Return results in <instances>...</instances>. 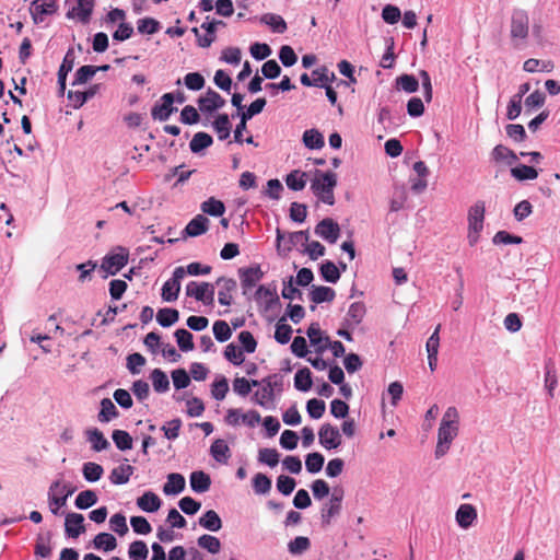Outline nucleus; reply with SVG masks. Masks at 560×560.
<instances>
[{"instance_id":"nucleus-1","label":"nucleus","mask_w":560,"mask_h":560,"mask_svg":"<svg viewBox=\"0 0 560 560\" xmlns=\"http://www.w3.org/2000/svg\"><path fill=\"white\" fill-rule=\"evenodd\" d=\"M246 300L254 303L255 310L260 314L277 315L282 308L278 287L275 281L259 284Z\"/></svg>"},{"instance_id":"nucleus-2","label":"nucleus","mask_w":560,"mask_h":560,"mask_svg":"<svg viewBox=\"0 0 560 560\" xmlns=\"http://www.w3.org/2000/svg\"><path fill=\"white\" fill-rule=\"evenodd\" d=\"M459 413L456 407H448L443 415L439 431L435 457L444 456L450 450L451 443L458 434Z\"/></svg>"},{"instance_id":"nucleus-3","label":"nucleus","mask_w":560,"mask_h":560,"mask_svg":"<svg viewBox=\"0 0 560 560\" xmlns=\"http://www.w3.org/2000/svg\"><path fill=\"white\" fill-rule=\"evenodd\" d=\"M337 186V175L334 172L315 171L311 189L322 202L332 206L335 203L334 189Z\"/></svg>"},{"instance_id":"nucleus-4","label":"nucleus","mask_w":560,"mask_h":560,"mask_svg":"<svg viewBox=\"0 0 560 560\" xmlns=\"http://www.w3.org/2000/svg\"><path fill=\"white\" fill-rule=\"evenodd\" d=\"M529 33V18L526 11L516 9L511 15L510 35L515 47L524 46Z\"/></svg>"},{"instance_id":"nucleus-5","label":"nucleus","mask_w":560,"mask_h":560,"mask_svg":"<svg viewBox=\"0 0 560 560\" xmlns=\"http://www.w3.org/2000/svg\"><path fill=\"white\" fill-rule=\"evenodd\" d=\"M486 206L483 201L475 202L468 210V234L467 240L470 246H475L483 229Z\"/></svg>"},{"instance_id":"nucleus-6","label":"nucleus","mask_w":560,"mask_h":560,"mask_svg":"<svg viewBox=\"0 0 560 560\" xmlns=\"http://www.w3.org/2000/svg\"><path fill=\"white\" fill-rule=\"evenodd\" d=\"M187 298L200 302L203 306L214 305V284L206 281H189L185 288Z\"/></svg>"},{"instance_id":"nucleus-7","label":"nucleus","mask_w":560,"mask_h":560,"mask_svg":"<svg viewBox=\"0 0 560 560\" xmlns=\"http://www.w3.org/2000/svg\"><path fill=\"white\" fill-rule=\"evenodd\" d=\"M128 259V249L122 246H117L103 257L101 269L106 273L105 277L108 275L114 276L127 265Z\"/></svg>"},{"instance_id":"nucleus-8","label":"nucleus","mask_w":560,"mask_h":560,"mask_svg":"<svg viewBox=\"0 0 560 560\" xmlns=\"http://www.w3.org/2000/svg\"><path fill=\"white\" fill-rule=\"evenodd\" d=\"M238 276L241 281L242 294L248 298L255 289L258 287L257 283L262 279L264 272L259 266H253L248 268L238 269Z\"/></svg>"},{"instance_id":"nucleus-9","label":"nucleus","mask_w":560,"mask_h":560,"mask_svg":"<svg viewBox=\"0 0 560 560\" xmlns=\"http://www.w3.org/2000/svg\"><path fill=\"white\" fill-rule=\"evenodd\" d=\"M186 275L183 266L176 267L172 277L164 282L161 289V296L165 302H174L177 300L180 291V282Z\"/></svg>"},{"instance_id":"nucleus-10","label":"nucleus","mask_w":560,"mask_h":560,"mask_svg":"<svg viewBox=\"0 0 560 560\" xmlns=\"http://www.w3.org/2000/svg\"><path fill=\"white\" fill-rule=\"evenodd\" d=\"M58 9L57 0H34L30 5V14L34 24H40L46 16L56 14Z\"/></svg>"},{"instance_id":"nucleus-11","label":"nucleus","mask_w":560,"mask_h":560,"mask_svg":"<svg viewBox=\"0 0 560 560\" xmlns=\"http://www.w3.org/2000/svg\"><path fill=\"white\" fill-rule=\"evenodd\" d=\"M65 489L66 485H62L60 481H55L49 487L48 503L50 512L54 515L60 514V509L66 505L68 497L72 494V491H67L63 493Z\"/></svg>"},{"instance_id":"nucleus-12","label":"nucleus","mask_w":560,"mask_h":560,"mask_svg":"<svg viewBox=\"0 0 560 560\" xmlns=\"http://www.w3.org/2000/svg\"><path fill=\"white\" fill-rule=\"evenodd\" d=\"M218 288V302L220 305L230 306L234 301V293L237 290V283L232 278L220 277L213 283Z\"/></svg>"},{"instance_id":"nucleus-13","label":"nucleus","mask_w":560,"mask_h":560,"mask_svg":"<svg viewBox=\"0 0 560 560\" xmlns=\"http://www.w3.org/2000/svg\"><path fill=\"white\" fill-rule=\"evenodd\" d=\"M174 102L175 96L173 93L163 94L151 109L152 118L160 121L167 120L173 113L177 112V107L173 106Z\"/></svg>"},{"instance_id":"nucleus-14","label":"nucleus","mask_w":560,"mask_h":560,"mask_svg":"<svg viewBox=\"0 0 560 560\" xmlns=\"http://www.w3.org/2000/svg\"><path fill=\"white\" fill-rule=\"evenodd\" d=\"M218 26H225V23L221 20H210V16L206 18V21L201 24V28L206 31L202 36L197 27L192 28V32L197 36V43L200 47L207 48L215 40V31Z\"/></svg>"},{"instance_id":"nucleus-15","label":"nucleus","mask_w":560,"mask_h":560,"mask_svg":"<svg viewBox=\"0 0 560 560\" xmlns=\"http://www.w3.org/2000/svg\"><path fill=\"white\" fill-rule=\"evenodd\" d=\"M318 440L320 445L326 450L338 448L341 443V434L339 430L330 423H324L318 431Z\"/></svg>"},{"instance_id":"nucleus-16","label":"nucleus","mask_w":560,"mask_h":560,"mask_svg":"<svg viewBox=\"0 0 560 560\" xmlns=\"http://www.w3.org/2000/svg\"><path fill=\"white\" fill-rule=\"evenodd\" d=\"M94 9V0H75V5L70 8L66 18L69 20L77 19L82 24H88Z\"/></svg>"},{"instance_id":"nucleus-17","label":"nucleus","mask_w":560,"mask_h":560,"mask_svg":"<svg viewBox=\"0 0 560 560\" xmlns=\"http://www.w3.org/2000/svg\"><path fill=\"white\" fill-rule=\"evenodd\" d=\"M315 234L330 244H335L340 235V228L332 219H323L315 228Z\"/></svg>"},{"instance_id":"nucleus-18","label":"nucleus","mask_w":560,"mask_h":560,"mask_svg":"<svg viewBox=\"0 0 560 560\" xmlns=\"http://www.w3.org/2000/svg\"><path fill=\"white\" fill-rule=\"evenodd\" d=\"M199 109L202 113L210 114L225 105V100L214 90L208 89L203 96L198 100Z\"/></svg>"},{"instance_id":"nucleus-19","label":"nucleus","mask_w":560,"mask_h":560,"mask_svg":"<svg viewBox=\"0 0 560 560\" xmlns=\"http://www.w3.org/2000/svg\"><path fill=\"white\" fill-rule=\"evenodd\" d=\"M65 532L68 537L77 538L85 532L84 516L80 513H68L65 520Z\"/></svg>"},{"instance_id":"nucleus-20","label":"nucleus","mask_w":560,"mask_h":560,"mask_svg":"<svg viewBox=\"0 0 560 560\" xmlns=\"http://www.w3.org/2000/svg\"><path fill=\"white\" fill-rule=\"evenodd\" d=\"M342 492L331 495L329 502L322 509V520L325 524H330L331 518L337 516L341 511Z\"/></svg>"},{"instance_id":"nucleus-21","label":"nucleus","mask_w":560,"mask_h":560,"mask_svg":"<svg viewBox=\"0 0 560 560\" xmlns=\"http://www.w3.org/2000/svg\"><path fill=\"white\" fill-rule=\"evenodd\" d=\"M208 228L209 219L202 214H198L188 222V224L185 228V233L188 236L196 237L206 233L208 231Z\"/></svg>"},{"instance_id":"nucleus-22","label":"nucleus","mask_w":560,"mask_h":560,"mask_svg":"<svg viewBox=\"0 0 560 560\" xmlns=\"http://www.w3.org/2000/svg\"><path fill=\"white\" fill-rule=\"evenodd\" d=\"M73 65H74L73 51L68 50L62 60L61 66L59 67V70H58V85H59V91L61 94L65 93L67 75L72 70Z\"/></svg>"},{"instance_id":"nucleus-23","label":"nucleus","mask_w":560,"mask_h":560,"mask_svg":"<svg viewBox=\"0 0 560 560\" xmlns=\"http://www.w3.org/2000/svg\"><path fill=\"white\" fill-rule=\"evenodd\" d=\"M491 158L495 162H502L510 166L518 160V156L511 149L502 144H498L492 149Z\"/></svg>"},{"instance_id":"nucleus-24","label":"nucleus","mask_w":560,"mask_h":560,"mask_svg":"<svg viewBox=\"0 0 560 560\" xmlns=\"http://www.w3.org/2000/svg\"><path fill=\"white\" fill-rule=\"evenodd\" d=\"M211 456L221 464H226L231 457V451L228 443L222 439H217L210 447Z\"/></svg>"},{"instance_id":"nucleus-25","label":"nucleus","mask_w":560,"mask_h":560,"mask_svg":"<svg viewBox=\"0 0 560 560\" xmlns=\"http://www.w3.org/2000/svg\"><path fill=\"white\" fill-rule=\"evenodd\" d=\"M476 517L477 512L471 504H462L456 512V521L463 528H468Z\"/></svg>"},{"instance_id":"nucleus-26","label":"nucleus","mask_w":560,"mask_h":560,"mask_svg":"<svg viewBox=\"0 0 560 560\" xmlns=\"http://www.w3.org/2000/svg\"><path fill=\"white\" fill-rule=\"evenodd\" d=\"M137 505L144 512H156L161 506V499L152 491H147L138 498Z\"/></svg>"},{"instance_id":"nucleus-27","label":"nucleus","mask_w":560,"mask_h":560,"mask_svg":"<svg viewBox=\"0 0 560 560\" xmlns=\"http://www.w3.org/2000/svg\"><path fill=\"white\" fill-rule=\"evenodd\" d=\"M211 479L202 470L192 471L190 475V487L195 492L202 493L210 489Z\"/></svg>"},{"instance_id":"nucleus-28","label":"nucleus","mask_w":560,"mask_h":560,"mask_svg":"<svg viewBox=\"0 0 560 560\" xmlns=\"http://www.w3.org/2000/svg\"><path fill=\"white\" fill-rule=\"evenodd\" d=\"M303 144L311 150H319L325 145L324 136L317 129H307L303 133Z\"/></svg>"},{"instance_id":"nucleus-29","label":"nucleus","mask_w":560,"mask_h":560,"mask_svg":"<svg viewBox=\"0 0 560 560\" xmlns=\"http://www.w3.org/2000/svg\"><path fill=\"white\" fill-rule=\"evenodd\" d=\"M97 90L98 85L95 84L84 92L69 91L67 97L72 102L74 108H80L96 94Z\"/></svg>"},{"instance_id":"nucleus-30","label":"nucleus","mask_w":560,"mask_h":560,"mask_svg":"<svg viewBox=\"0 0 560 560\" xmlns=\"http://www.w3.org/2000/svg\"><path fill=\"white\" fill-rule=\"evenodd\" d=\"M185 488V478L183 475L172 472L167 476V481L163 486V492L167 495L177 494Z\"/></svg>"},{"instance_id":"nucleus-31","label":"nucleus","mask_w":560,"mask_h":560,"mask_svg":"<svg viewBox=\"0 0 560 560\" xmlns=\"http://www.w3.org/2000/svg\"><path fill=\"white\" fill-rule=\"evenodd\" d=\"M510 172L511 176L518 182L534 180L539 174L536 168L526 164H518L512 167Z\"/></svg>"},{"instance_id":"nucleus-32","label":"nucleus","mask_w":560,"mask_h":560,"mask_svg":"<svg viewBox=\"0 0 560 560\" xmlns=\"http://www.w3.org/2000/svg\"><path fill=\"white\" fill-rule=\"evenodd\" d=\"M133 474V467L128 464L119 465L115 467L109 475V480L114 485L127 483Z\"/></svg>"},{"instance_id":"nucleus-33","label":"nucleus","mask_w":560,"mask_h":560,"mask_svg":"<svg viewBox=\"0 0 560 560\" xmlns=\"http://www.w3.org/2000/svg\"><path fill=\"white\" fill-rule=\"evenodd\" d=\"M335 295V291L331 288L325 285H313L310 291V300L314 304L330 302L334 300Z\"/></svg>"},{"instance_id":"nucleus-34","label":"nucleus","mask_w":560,"mask_h":560,"mask_svg":"<svg viewBox=\"0 0 560 560\" xmlns=\"http://www.w3.org/2000/svg\"><path fill=\"white\" fill-rule=\"evenodd\" d=\"M199 525L210 532H219L222 528V521L215 511L209 510L199 517Z\"/></svg>"},{"instance_id":"nucleus-35","label":"nucleus","mask_w":560,"mask_h":560,"mask_svg":"<svg viewBox=\"0 0 560 560\" xmlns=\"http://www.w3.org/2000/svg\"><path fill=\"white\" fill-rule=\"evenodd\" d=\"M260 385H261V389L257 390L254 394L253 400L255 404H257L261 407L269 408L270 406L273 405L275 394L272 393L269 383L260 384Z\"/></svg>"},{"instance_id":"nucleus-36","label":"nucleus","mask_w":560,"mask_h":560,"mask_svg":"<svg viewBox=\"0 0 560 560\" xmlns=\"http://www.w3.org/2000/svg\"><path fill=\"white\" fill-rule=\"evenodd\" d=\"M260 22L268 25L272 32L283 34L288 26L282 16L275 13H266L260 18Z\"/></svg>"},{"instance_id":"nucleus-37","label":"nucleus","mask_w":560,"mask_h":560,"mask_svg":"<svg viewBox=\"0 0 560 560\" xmlns=\"http://www.w3.org/2000/svg\"><path fill=\"white\" fill-rule=\"evenodd\" d=\"M307 336L312 346L317 347L318 351H323L327 348L328 338L322 336V330L318 324H311L307 329Z\"/></svg>"},{"instance_id":"nucleus-38","label":"nucleus","mask_w":560,"mask_h":560,"mask_svg":"<svg viewBox=\"0 0 560 560\" xmlns=\"http://www.w3.org/2000/svg\"><path fill=\"white\" fill-rule=\"evenodd\" d=\"M119 415L116 406L109 398H103L101 400V410L98 412V421L100 422H109L110 420L117 418Z\"/></svg>"},{"instance_id":"nucleus-39","label":"nucleus","mask_w":560,"mask_h":560,"mask_svg":"<svg viewBox=\"0 0 560 560\" xmlns=\"http://www.w3.org/2000/svg\"><path fill=\"white\" fill-rule=\"evenodd\" d=\"M553 62L550 60H539L529 58L523 63V69L526 72L534 73L537 71L550 72L553 69Z\"/></svg>"},{"instance_id":"nucleus-40","label":"nucleus","mask_w":560,"mask_h":560,"mask_svg":"<svg viewBox=\"0 0 560 560\" xmlns=\"http://www.w3.org/2000/svg\"><path fill=\"white\" fill-rule=\"evenodd\" d=\"M287 186L294 191H300L306 186V173L294 170L285 177Z\"/></svg>"},{"instance_id":"nucleus-41","label":"nucleus","mask_w":560,"mask_h":560,"mask_svg":"<svg viewBox=\"0 0 560 560\" xmlns=\"http://www.w3.org/2000/svg\"><path fill=\"white\" fill-rule=\"evenodd\" d=\"M212 142H213V139L209 133L200 131V132L195 133V136L192 137V139L189 143V148L192 153H199L203 149H207L208 147H210L212 144Z\"/></svg>"},{"instance_id":"nucleus-42","label":"nucleus","mask_w":560,"mask_h":560,"mask_svg":"<svg viewBox=\"0 0 560 560\" xmlns=\"http://www.w3.org/2000/svg\"><path fill=\"white\" fill-rule=\"evenodd\" d=\"M202 212L211 215V217H221L225 212V206L221 200L215 199L214 197H210L206 201H203L200 206Z\"/></svg>"},{"instance_id":"nucleus-43","label":"nucleus","mask_w":560,"mask_h":560,"mask_svg":"<svg viewBox=\"0 0 560 560\" xmlns=\"http://www.w3.org/2000/svg\"><path fill=\"white\" fill-rule=\"evenodd\" d=\"M93 545L96 549H102L107 552L117 547V540L109 533H100L94 537Z\"/></svg>"},{"instance_id":"nucleus-44","label":"nucleus","mask_w":560,"mask_h":560,"mask_svg":"<svg viewBox=\"0 0 560 560\" xmlns=\"http://www.w3.org/2000/svg\"><path fill=\"white\" fill-rule=\"evenodd\" d=\"M220 140H225L231 133V122L226 114L219 115L212 124Z\"/></svg>"},{"instance_id":"nucleus-45","label":"nucleus","mask_w":560,"mask_h":560,"mask_svg":"<svg viewBox=\"0 0 560 560\" xmlns=\"http://www.w3.org/2000/svg\"><path fill=\"white\" fill-rule=\"evenodd\" d=\"M150 378L155 392L164 393L170 389V381L165 372L160 369H154L151 372Z\"/></svg>"},{"instance_id":"nucleus-46","label":"nucleus","mask_w":560,"mask_h":560,"mask_svg":"<svg viewBox=\"0 0 560 560\" xmlns=\"http://www.w3.org/2000/svg\"><path fill=\"white\" fill-rule=\"evenodd\" d=\"M312 373L307 368L300 369L294 376V386L296 389L307 392L312 387Z\"/></svg>"},{"instance_id":"nucleus-47","label":"nucleus","mask_w":560,"mask_h":560,"mask_svg":"<svg viewBox=\"0 0 560 560\" xmlns=\"http://www.w3.org/2000/svg\"><path fill=\"white\" fill-rule=\"evenodd\" d=\"M287 319L288 317H280L276 325L275 339L282 345L289 342L292 335V328L287 324Z\"/></svg>"},{"instance_id":"nucleus-48","label":"nucleus","mask_w":560,"mask_h":560,"mask_svg":"<svg viewBox=\"0 0 560 560\" xmlns=\"http://www.w3.org/2000/svg\"><path fill=\"white\" fill-rule=\"evenodd\" d=\"M88 439L92 444V448L96 452L106 450L109 446V442L104 436L103 432L96 428L88 431Z\"/></svg>"},{"instance_id":"nucleus-49","label":"nucleus","mask_w":560,"mask_h":560,"mask_svg":"<svg viewBox=\"0 0 560 560\" xmlns=\"http://www.w3.org/2000/svg\"><path fill=\"white\" fill-rule=\"evenodd\" d=\"M259 385L260 383L257 380L248 381L245 377H236L233 381V390L237 395L245 397L250 393L253 386L256 387Z\"/></svg>"},{"instance_id":"nucleus-50","label":"nucleus","mask_w":560,"mask_h":560,"mask_svg":"<svg viewBox=\"0 0 560 560\" xmlns=\"http://www.w3.org/2000/svg\"><path fill=\"white\" fill-rule=\"evenodd\" d=\"M197 542L200 548L206 549L207 551H209L210 553H213V555L218 553L221 549L220 539L212 535H208V534L201 535L198 538Z\"/></svg>"},{"instance_id":"nucleus-51","label":"nucleus","mask_w":560,"mask_h":560,"mask_svg":"<svg viewBox=\"0 0 560 560\" xmlns=\"http://www.w3.org/2000/svg\"><path fill=\"white\" fill-rule=\"evenodd\" d=\"M96 502V493L93 490H84L77 495L74 504L78 509L85 510L94 505Z\"/></svg>"},{"instance_id":"nucleus-52","label":"nucleus","mask_w":560,"mask_h":560,"mask_svg":"<svg viewBox=\"0 0 560 560\" xmlns=\"http://www.w3.org/2000/svg\"><path fill=\"white\" fill-rule=\"evenodd\" d=\"M320 276L325 281L336 283L340 278V271L332 261L327 260L320 266Z\"/></svg>"},{"instance_id":"nucleus-53","label":"nucleus","mask_w":560,"mask_h":560,"mask_svg":"<svg viewBox=\"0 0 560 560\" xmlns=\"http://www.w3.org/2000/svg\"><path fill=\"white\" fill-rule=\"evenodd\" d=\"M112 438L116 447L120 451H127L132 447V438L127 431L114 430Z\"/></svg>"},{"instance_id":"nucleus-54","label":"nucleus","mask_w":560,"mask_h":560,"mask_svg":"<svg viewBox=\"0 0 560 560\" xmlns=\"http://www.w3.org/2000/svg\"><path fill=\"white\" fill-rule=\"evenodd\" d=\"M282 298L285 300H302L303 293L293 284V277L283 280Z\"/></svg>"},{"instance_id":"nucleus-55","label":"nucleus","mask_w":560,"mask_h":560,"mask_svg":"<svg viewBox=\"0 0 560 560\" xmlns=\"http://www.w3.org/2000/svg\"><path fill=\"white\" fill-rule=\"evenodd\" d=\"M160 27V22L153 18H143L137 22V30L140 34L152 35L158 33Z\"/></svg>"},{"instance_id":"nucleus-56","label":"nucleus","mask_w":560,"mask_h":560,"mask_svg":"<svg viewBox=\"0 0 560 560\" xmlns=\"http://www.w3.org/2000/svg\"><path fill=\"white\" fill-rule=\"evenodd\" d=\"M546 102L545 94L536 90L533 93H530L524 101L525 109L527 113L533 112L536 108H540Z\"/></svg>"},{"instance_id":"nucleus-57","label":"nucleus","mask_w":560,"mask_h":560,"mask_svg":"<svg viewBox=\"0 0 560 560\" xmlns=\"http://www.w3.org/2000/svg\"><path fill=\"white\" fill-rule=\"evenodd\" d=\"M229 392V383L225 376L218 377L211 385V395L215 400H223Z\"/></svg>"},{"instance_id":"nucleus-58","label":"nucleus","mask_w":560,"mask_h":560,"mask_svg":"<svg viewBox=\"0 0 560 560\" xmlns=\"http://www.w3.org/2000/svg\"><path fill=\"white\" fill-rule=\"evenodd\" d=\"M82 471H83L84 478L88 481L95 482L98 479H101V477L104 472V469L101 465H98L96 463L89 462L83 465Z\"/></svg>"},{"instance_id":"nucleus-59","label":"nucleus","mask_w":560,"mask_h":560,"mask_svg":"<svg viewBox=\"0 0 560 560\" xmlns=\"http://www.w3.org/2000/svg\"><path fill=\"white\" fill-rule=\"evenodd\" d=\"M324 462H325L324 456L318 452L307 454L306 459H305V466H306L307 471L311 474H316V472L320 471V469L323 468Z\"/></svg>"},{"instance_id":"nucleus-60","label":"nucleus","mask_w":560,"mask_h":560,"mask_svg":"<svg viewBox=\"0 0 560 560\" xmlns=\"http://www.w3.org/2000/svg\"><path fill=\"white\" fill-rule=\"evenodd\" d=\"M311 547V541L307 537L298 536L288 544V549L292 555H302Z\"/></svg>"},{"instance_id":"nucleus-61","label":"nucleus","mask_w":560,"mask_h":560,"mask_svg":"<svg viewBox=\"0 0 560 560\" xmlns=\"http://www.w3.org/2000/svg\"><path fill=\"white\" fill-rule=\"evenodd\" d=\"M148 552V547L142 540L133 541L129 546L128 553L131 560H145Z\"/></svg>"},{"instance_id":"nucleus-62","label":"nucleus","mask_w":560,"mask_h":560,"mask_svg":"<svg viewBox=\"0 0 560 560\" xmlns=\"http://www.w3.org/2000/svg\"><path fill=\"white\" fill-rule=\"evenodd\" d=\"M224 357L234 365H240L244 362L245 357L243 350L234 343H229L224 350Z\"/></svg>"},{"instance_id":"nucleus-63","label":"nucleus","mask_w":560,"mask_h":560,"mask_svg":"<svg viewBox=\"0 0 560 560\" xmlns=\"http://www.w3.org/2000/svg\"><path fill=\"white\" fill-rule=\"evenodd\" d=\"M397 85L407 93H415L419 89V82L412 74H402L398 77Z\"/></svg>"},{"instance_id":"nucleus-64","label":"nucleus","mask_w":560,"mask_h":560,"mask_svg":"<svg viewBox=\"0 0 560 560\" xmlns=\"http://www.w3.org/2000/svg\"><path fill=\"white\" fill-rule=\"evenodd\" d=\"M177 345L182 351H190L194 349L192 335L186 329H177L175 331Z\"/></svg>"}]
</instances>
